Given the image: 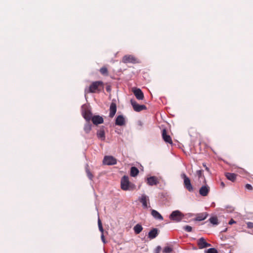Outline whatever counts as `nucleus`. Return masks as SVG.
Wrapping results in <instances>:
<instances>
[{
    "label": "nucleus",
    "instance_id": "5",
    "mask_svg": "<svg viewBox=\"0 0 253 253\" xmlns=\"http://www.w3.org/2000/svg\"><path fill=\"white\" fill-rule=\"evenodd\" d=\"M103 163L108 166L114 165L117 164V160L112 156H106L104 157Z\"/></svg>",
    "mask_w": 253,
    "mask_h": 253
},
{
    "label": "nucleus",
    "instance_id": "3",
    "mask_svg": "<svg viewBox=\"0 0 253 253\" xmlns=\"http://www.w3.org/2000/svg\"><path fill=\"white\" fill-rule=\"evenodd\" d=\"M103 85L102 81L93 82L89 86V88L85 90V92L94 93L96 91L99 90V87Z\"/></svg>",
    "mask_w": 253,
    "mask_h": 253
},
{
    "label": "nucleus",
    "instance_id": "32",
    "mask_svg": "<svg viewBox=\"0 0 253 253\" xmlns=\"http://www.w3.org/2000/svg\"><path fill=\"white\" fill-rule=\"evenodd\" d=\"M161 247L160 246H158L156 247L155 250V253H160L161 250Z\"/></svg>",
    "mask_w": 253,
    "mask_h": 253
},
{
    "label": "nucleus",
    "instance_id": "34",
    "mask_svg": "<svg viewBox=\"0 0 253 253\" xmlns=\"http://www.w3.org/2000/svg\"><path fill=\"white\" fill-rule=\"evenodd\" d=\"M247 227L249 228H253V222H247Z\"/></svg>",
    "mask_w": 253,
    "mask_h": 253
},
{
    "label": "nucleus",
    "instance_id": "8",
    "mask_svg": "<svg viewBox=\"0 0 253 253\" xmlns=\"http://www.w3.org/2000/svg\"><path fill=\"white\" fill-rule=\"evenodd\" d=\"M123 61L125 63H135L137 62V59L132 55H126L124 56Z\"/></svg>",
    "mask_w": 253,
    "mask_h": 253
},
{
    "label": "nucleus",
    "instance_id": "12",
    "mask_svg": "<svg viewBox=\"0 0 253 253\" xmlns=\"http://www.w3.org/2000/svg\"><path fill=\"white\" fill-rule=\"evenodd\" d=\"M109 111V117L110 118H113L115 116L117 111V105L115 103L112 102L111 103Z\"/></svg>",
    "mask_w": 253,
    "mask_h": 253
},
{
    "label": "nucleus",
    "instance_id": "19",
    "mask_svg": "<svg viewBox=\"0 0 253 253\" xmlns=\"http://www.w3.org/2000/svg\"><path fill=\"white\" fill-rule=\"evenodd\" d=\"M151 214L156 219L163 220V217L161 214L155 210H151Z\"/></svg>",
    "mask_w": 253,
    "mask_h": 253
},
{
    "label": "nucleus",
    "instance_id": "2",
    "mask_svg": "<svg viewBox=\"0 0 253 253\" xmlns=\"http://www.w3.org/2000/svg\"><path fill=\"white\" fill-rule=\"evenodd\" d=\"M183 217L184 214L178 210L173 211L169 216L170 220L176 222L181 221Z\"/></svg>",
    "mask_w": 253,
    "mask_h": 253
},
{
    "label": "nucleus",
    "instance_id": "4",
    "mask_svg": "<svg viewBox=\"0 0 253 253\" xmlns=\"http://www.w3.org/2000/svg\"><path fill=\"white\" fill-rule=\"evenodd\" d=\"M181 177L183 179L184 187L189 192H193L194 191V189L192 185H191L189 178L184 173H183L181 174Z\"/></svg>",
    "mask_w": 253,
    "mask_h": 253
},
{
    "label": "nucleus",
    "instance_id": "30",
    "mask_svg": "<svg viewBox=\"0 0 253 253\" xmlns=\"http://www.w3.org/2000/svg\"><path fill=\"white\" fill-rule=\"evenodd\" d=\"M183 229L188 232H190L192 230V228L189 225H186L184 227H183Z\"/></svg>",
    "mask_w": 253,
    "mask_h": 253
},
{
    "label": "nucleus",
    "instance_id": "26",
    "mask_svg": "<svg viewBox=\"0 0 253 253\" xmlns=\"http://www.w3.org/2000/svg\"><path fill=\"white\" fill-rule=\"evenodd\" d=\"M209 220L210 221V222L213 225H217L218 222V219L215 216H212V217H211L209 219Z\"/></svg>",
    "mask_w": 253,
    "mask_h": 253
},
{
    "label": "nucleus",
    "instance_id": "31",
    "mask_svg": "<svg viewBox=\"0 0 253 253\" xmlns=\"http://www.w3.org/2000/svg\"><path fill=\"white\" fill-rule=\"evenodd\" d=\"M202 173H203L202 170H198L196 171V174L199 178H200L202 176Z\"/></svg>",
    "mask_w": 253,
    "mask_h": 253
},
{
    "label": "nucleus",
    "instance_id": "11",
    "mask_svg": "<svg viewBox=\"0 0 253 253\" xmlns=\"http://www.w3.org/2000/svg\"><path fill=\"white\" fill-rule=\"evenodd\" d=\"M210 191V187L208 185H203L199 189V193L202 196H206Z\"/></svg>",
    "mask_w": 253,
    "mask_h": 253
},
{
    "label": "nucleus",
    "instance_id": "41",
    "mask_svg": "<svg viewBox=\"0 0 253 253\" xmlns=\"http://www.w3.org/2000/svg\"><path fill=\"white\" fill-rule=\"evenodd\" d=\"M221 184L222 186H224V184L223 182H221Z\"/></svg>",
    "mask_w": 253,
    "mask_h": 253
},
{
    "label": "nucleus",
    "instance_id": "6",
    "mask_svg": "<svg viewBox=\"0 0 253 253\" xmlns=\"http://www.w3.org/2000/svg\"><path fill=\"white\" fill-rule=\"evenodd\" d=\"M130 103H131L132 106L133 107L134 110L136 112H140L143 110L146 109V107L145 105H139L138 103H137V102L135 100H134L133 99H131L130 100Z\"/></svg>",
    "mask_w": 253,
    "mask_h": 253
},
{
    "label": "nucleus",
    "instance_id": "23",
    "mask_svg": "<svg viewBox=\"0 0 253 253\" xmlns=\"http://www.w3.org/2000/svg\"><path fill=\"white\" fill-rule=\"evenodd\" d=\"M236 175H237L235 173H229V172H227L225 174V176H226V178L228 180H229L232 182H233L235 180L236 178Z\"/></svg>",
    "mask_w": 253,
    "mask_h": 253
},
{
    "label": "nucleus",
    "instance_id": "7",
    "mask_svg": "<svg viewBox=\"0 0 253 253\" xmlns=\"http://www.w3.org/2000/svg\"><path fill=\"white\" fill-rule=\"evenodd\" d=\"M199 249H202L211 246V245L207 243L203 237L200 238L197 242Z\"/></svg>",
    "mask_w": 253,
    "mask_h": 253
},
{
    "label": "nucleus",
    "instance_id": "1",
    "mask_svg": "<svg viewBox=\"0 0 253 253\" xmlns=\"http://www.w3.org/2000/svg\"><path fill=\"white\" fill-rule=\"evenodd\" d=\"M121 188L124 190H132L133 186L130 183L127 176L124 175L121 179Z\"/></svg>",
    "mask_w": 253,
    "mask_h": 253
},
{
    "label": "nucleus",
    "instance_id": "38",
    "mask_svg": "<svg viewBox=\"0 0 253 253\" xmlns=\"http://www.w3.org/2000/svg\"><path fill=\"white\" fill-rule=\"evenodd\" d=\"M203 167H205V168L206 170L207 171L209 172V171H210L209 169L207 167V166H206V164H205V163H203Z\"/></svg>",
    "mask_w": 253,
    "mask_h": 253
},
{
    "label": "nucleus",
    "instance_id": "16",
    "mask_svg": "<svg viewBox=\"0 0 253 253\" xmlns=\"http://www.w3.org/2000/svg\"><path fill=\"white\" fill-rule=\"evenodd\" d=\"M115 124L119 126H122L125 124V118L123 115H119L116 118Z\"/></svg>",
    "mask_w": 253,
    "mask_h": 253
},
{
    "label": "nucleus",
    "instance_id": "28",
    "mask_svg": "<svg viewBox=\"0 0 253 253\" xmlns=\"http://www.w3.org/2000/svg\"><path fill=\"white\" fill-rule=\"evenodd\" d=\"M172 249L169 247H166L163 250L164 253H170L172 252Z\"/></svg>",
    "mask_w": 253,
    "mask_h": 253
},
{
    "label": "nucleus",
    "instance_id": "20",
    "mask_svg": "<svg viewBox=\"0 0 253 253\" xmlns=\"http://www.w3.org/2000/svg\"><path fill=\"white\" fill-rule=\"evenodd\" d=\"M97 136L98 138L100 139L101 140H105V131L104 129V127H101L99 130H98L97 132Z\"/></svg>",
    "mask_w": 253,
    "mask_h": 253
},
{
    "label": "nucleus",
    "instance_id": "13",
    "mask_svg": "<svg viewBox=\"0 0 253 253\" xmlns=\"http://www.w3.org/2000/svg\"><path fill=\"white\" fill-rule=\"evenodd\" d=\"M92 121L94 125H97L103 123V119L99 115H96L92 117Z\"/></svg>",
    "mask_w": 253,
    "mask_h": 253
},
{
    "label": "nucleus",
    "instance_id": "35",
    "mask_svg": "<svg viewBox=\"0 0 253 253\" xmlns=\"http://www.w3.org/2000/svg\"><path fill=\"white\" fill-rule=\"evenodd\" d=\"M245 187L246 189H249V190H252V189H253L252 186L250 184H247L245 185Z\"/></svg>",
    "mask_w": 253,
    "mask_h": 253
},
{
    "label": "nucleus",
    "instance_id": "36",
    "mask_svg": "<svg viewBox=\"0 0 253 253\" xmlns=\"http://www.w3.org/2000/svg\"><path fill=\"white\" fill-rule=\"evenodd\" d=\"M101 240H102V241L104 243H106V241H105V238H104V235H103V233H102V234H101Z\"/></svg>",
    "mask_w": 253,
    "mask_h": 253
},
{
    "label": "nucleus",
    "instance_id": "22",
    "mask_svg": "<svg viewBox=\"0 0 253 253\" xmlns=\"http://www.w3.org/2000/svg\"><path fill=\"white\" fill-rule=\"evenodd\" d=\"M139 173L138 169L135 167H132L130 168V174L132 177H135Z\"/></svg>",
    "mask_w": 253,
    "mask_h": 253
},
{
    "label": "nucleus",
    "instance_id": "42",
    "mask_svg": "<svg viewBox=\"0 0 253 253\" xmlns=\"http://www.w3.org/2000/svg\"><path fill=\"white\" fill-rule=\"evenodd\" d=\"M107 90L108 91H110V88H109V87H107Z\"/></svg>",
    "mask_w": 253,
    "mask_h": 253
},
{
    "label": "nucleus",
    "instance_id": "29",
    "mask_svg": "<svg viewBox=\"0 0 253 253\" xmlns=\"http://www.w3.org/2000/svg\"><path fill=\"white\" fill-rule=\"evenodd\" d=\"M100 72L103 75H106L108 73V70L106 67H102L100 69Z\"/></svg>",
    "mask_w": 253,
    "mask_h": 253
},
{
    "label": "nucleus",
    "instance_id": "15",
    "mask_svg": "<svg viewBox=\"0 0 253 253\" xmlns=\"http://www.w3.org/2000/svg\"><path fill=\"white\" fill-rule=\"evenodd\" d=\"M147 182L148 185L150 186L156 185L158 184V181L156 177L154 176H150L148 177L147 179Z\"/></svg>",
    "mask_w": 253,
    "mask_h": 253
},
{
    "label": "nucleus",
    "instance_id": "33",
    "mask_svg": "<svg viewBox=\"0 0 253 253\" xmlns=\"http://www.w3.org/2000/svg\"><path fill=\"white\" fill-rule=\"evenodd\" d=\"M86 173H87V175L88 177V178L90 179H91L92 177H93V175L91 173V172L88 170H86Z\"/></svg>",
    "mask_w": 253,
    "mask_h": 253
},
{
    "label": "nucleus",
    "instance_id": "14",
    "mask_svg": "<svg viewBox=\"0 0 253 253\" xmlns=\"http://www.w3.org/2000/svg\"><path fill=\"white\" fill-rule=\"evenodd\" d=\"M158 235V229L156 228H153L148 233V238L150 239H153Z\"/></svg>",
    "mask_w": 253,
    "mask_h": 253
},
{
    "label": "nucleus",
    "instance_id": "40",
    "mask_svg": "<svg viewBox=\"0 0 253 253\" xmlns=\"http://www.w3.org/2000/svg\"><path fill=\"white\" fill-rule=\"evenodd\" d=\"M99 230L100 232H102V234L103 233V227H99Z\"/></svg>",
    "mask_w": 253,
    "mask_h": 253
},
{
    "label": "nucleus",
    "instance_id": "24",
    "mask_svg": "<svg viewBox=\"0 0 253 253\" xmlns=\"http://www.w3.org/2000/svg\"><path fill=\"white\" fill-rule=\"evenodd\" d=\"M143 230L142 225L140 224H137L133 227V230L136 234H139Z\"/></svg>",
    "mask_w": 253,
    "mask_h": 253
},
{
    "label": "nucleus",
    "instance_id": "37",
    "mask_svg": "<svg viewBox=\"0 0 253 253\" xmlns=\"http://www.w3.org/2000/svg\"><path fill=\"white\" fill-rule=\"evenodd\" d=\"M98 228H99V227H102L101 220L99 218L98 219Z\"/></svg>",
    "mask_w": 253,
    "mask_h": 253
},
{
    "label": "nucleus",
    "instance_id": "27",
    "mask_svg": "<svg viewBox=\"0 0 253 253\" xmlns=\"http://www.w3.org/2000/svg\"><path fill=\"white\" fill-rule=\"evenodd\" d=\"M205 253H218L217 250L214 248H211L208 249L205 251Z\"/></svg>",
    "mask_w": 253,
    "mask_h": 253
},
{
    "label": "nucleus",
    "instance_id": "9",
    "mask_svg": "<svg viewBox=\"0 0 253 253\" xmlns=\"http://www.w3.org/2000/svg\"><path fill=\"white\" fill-rule=\"evenodd\" d=\"M133 92L138 100H143L144 98V94L140 88H135L133 89Z\"/></svg>",
    "mask_w": 253,
    "mask_h": 253
},
{
    "label": "nucleus",
    "instance_id": "18",
    "mask_svg": "<svg viewBox=\"0 0 253 253\" xmlns=\"http://www.w3.org/2000/svg\"><path fill=\"white\" fill-rule=\"evenodd\" d=\"M84 119L86 121V122H89V121L92 119V114L90 111L88 110H85L82 113Z\"/></svg>",
    "mask_w": 253,
    "mask_h": 253
},
{
    "label": "nucleus",
    "instance_id": "10",
    "mask_svg": "<svg viewBox=\"0 0 253 253\" xmlns=\"http://www.w3.org/2000/svg\"><path fill=\"white\" fill-rule=\"evenodd\" d=\"M162 137H163V139H164V140L166 143H169L170 144H172V141L171 140V138L170 135H169L167 134L166 129H163Z\"/></svg>",
    "mask_w": 253,
    "mask_h": 253
},
{
    "label": "nucleus",
    "instance_id": "39",
    "mask_svg": "<svg viewBox=\"0 0 253 253\" xmlns=\"http://www.w3.org/2000/svg\"><path fill=\"white\" fill-rule=\"evenodd\" d=\"M235 223V221L233 219H231L229 221V224H230V225H231V224H232L233 223Z\"/></svg>",
    "mask_w": 253,
    "mask_h": 253
},
{
    "label": "nucleus",
    "instance_id": "25",
    "mask_svg": "<svg viewBox=\"0 0 253 253\" xmlns=\"http://www.w3.org/2000/svg\"><path fill=\"white\" fill-rule=\"evenodd\" d=\"M84 131L87 133H88L90 131L91 129V125L89 122H86L84 125Z\"/></svg>",
    "mask_w": 253,
    "mask_h": 253
},
{
    "label": "nucleus",
    "instance_id": "17",
    "mask_svg": "<svg viewBox=\"0 0 253 253\" xmlns=\"http://www.w3.org/2000/svg\"><path fill=\"white\" fill-rule=\"evenodd\" d=\"M148 200V197L145 194H143L141 198H139L140 202L142 204V207L143 208L146 209L147 208V201Z\"/></svg>",
    "mask_w": 253,
    "mask_h": 253
},
{
    "label": "nucleus",
    "instance_id": "21",
    "mask_svg": "<svg viewBox=\"0 0 253 253\" xmlns=\"http://www.w3.org/2000/svg\"><path fill=\"white\" fill-rule=\"evenodd\" d=\"M208 216V214L207 212H204L197 215L196 217L195 218V221H202L205 219Z\"/></svg>",
    "mask_w": 253,
    "mask_h": 253
}]
</instances>
